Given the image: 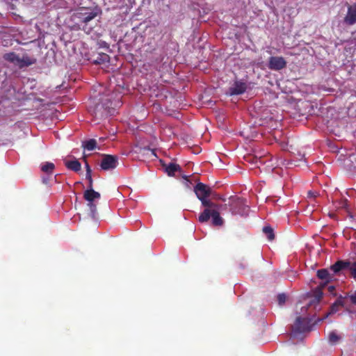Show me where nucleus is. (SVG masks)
Instances as JSON below:
<instances>
[{"instance_id": "obj_1", "label": "nucleus", "mask_w": 356, "mask_h": 356, "mask_svg": "<svg viewBox=\"0 0 356 356\" xmlns=\"http://www.w3.org/2000/svg\"><path fill=\"white\" fill-rule=\"evenodd\" d=\"M194 193L201 202L204 210L200 213L198 220L201 223L207 222L211 218V225L214 227H220L224 224V220L220 216V208L221 205L208 198L213 195L211 188L202 182H198L194 186Z\"/></svg>"}, {"instance_id": "obj_2", "label": "nucleus", "mask_w": 356, "mask_h": 356, "mask_svg": "<svg viewBox=\"0 0 356 356\" xmlns=\"http://www.w3.org/2000/svg\"><path fill=\"white\" fill-rule=\"evenodd\" d=\"M227 205L234 215L245 216L248 213L249 207L246 204L245 200L243 198L232 196L229 198Z\"/></svg>"}, {"instance_id": "obj_3", "label": "nucleus", "mask_w": 356, "mask_h": 356, "mask_svg": "<svg viewBox=\"0 0 356 356\" xmlns=\"http://www.w3.org/2000/svg\"><path fill=\"white\" fill-rule=\"evenodd\" d=\"M99 15L97 11H91L82 13L79 12L75 14V17L79 19V21L81 23H83L85 26H83L82 29L89 33L91 31V28L87 29L86 26L89 22L95 18Z\"/></svg>"}, {"instance_id": "obj_4", "label": "nucleus", "mask_w": 356, "mask_h": 356, "mask_svg": "<svg viewBox=\"0 0 356 356\" xmlns=\"http://www.w3.org/2000/svg\"><path fill=\"white\" fill-rule=\"evenodd\" d=\"M118 165V157L115 155L103 154L100 164L101 168L104 170L115 169Z\"/></svg>"}, {"instance_id": "obj_5", "label": "nucleus", "mask_w": 356, "mask_h": 356, "mask_svg": "<svg viewBox=\"0 0 356 356\" xmlns=\"http://www.w3.org/2000/svg\"><path fill=\"white\" fill-rule=\"evenodd\" d=\"M310 321L307 318L297 317L293 330L296 333H302L309 330Z\"/></svg>"}, {"instance_id": "obj_6", "label": "nucleus", "mask_w": 356, "mask_h": 356, "mask_svg": "<svg viewBox=\"0 0 356 356\" xmlns=\"http://www.w3.org/2000/svg\"><path fill=\"white\" fill-rule=\"evenodd\" d=\"M286 61L282 56H271L269 58L268 67L272 70H280L285 68Z\"/></svg>"}, {"instance_id": "obj_7", "label": "nucleus", "mask_w": 356, "mask_h": 356, "mask_svg": "<svg viewBox=\"0 0 356 356\" xmlns=\"http://www.w3.org/2000/svg\"><path fill=\"white\" fill-rule=\"evenodd\" d=\"M316 275L323 281L319 285L321 288H324L333 278V274H331L326 268L318 270Z\"/></svg>"}, {"instance_id": "obj_8", "label": "nucleus", "mask_w": 356, "mask_h": 356, "mask_svg": "<svg viewBox=\"0 0 356 356\" xmlns=\"http://www.w3.org/2000/svg\"><path fill=\"white\" fill-rule=\"evenodd\" d=\"M344 22L350 26L356 23V3L348 6Z\"/></svg>"}, {"instance_id": "obj_9", "label": "nucleus", "mask_w": 356, "mask_h": 356, "mask_svg": "<svg viewBox=\"0 0 356 356\" xmlns=\"http://www.w3.org/2000/svg\"><path fill=\"white\" fill-rule=\"evenodd\" d=\"M40 169L47 176V177H42V182L47 184L49 182V176L51 175L54 172L55 165L51 162H44L41 164Z\"/></svg>"}, {"instance_id": "obj_10", "label": "nucleus", "mask_w": 356, "mask_h": 356, "mask_svg": "<svg viewBox=\"0 0 356 356\" xmlns=\"http://www.w3.org/2000/svg\"><path fill=\"white\" fill-rule=\"evenodd\" d=\"M339 306L344 307L346 311H348L350 314H353V312L348 307V298L347 297H343L342 296H340L337 298V300L334 302V303L331 307V312L335 313L338 311L337 307Z\"/></svg>"}, {"instance_id": "obj_11", "label": "nucleus", "mask_w": 356, "mask_h": 356, "mask_svg": "<svg viewBox=\"0 0 356 356\" xmlns=\"http://www.w3.org/2000/svg\"><path fill=\"white\" fill-rule=\"evenodd\" d=\"M350 261L339 260L330 266V270L333 273V275L337 274L342 270L346 269L348 268H350Z\"/></svg>"}, {"instance_id": "obj_12", "label": "nucleus", "mask_w": 356, "mask_h": 356, "mask_svg": "<svg viewBox=\"0 0 356 356\" xmlns=\"http://www.w3.org/2000/svg\"><path fill=\"white\" fill-rule=\"evenodd\" d=\"M247 89V85L242 81H236L233 86L229 88V93L232 95L243 94Z\"/></svg>"}, {"instance_id": "obj_13", "label": "nucleus", "mask_w": 356, "mask_h": 356, "mask_svg": "<svg viewBox=\"0 0 356 356\" xmlns=\"http://www.w3.org/2000/svg\"><path fill=\"white\" fill-rule=\"evenodd\" d=\"M83 197L87 202H94L95 199L100 198V193L94 191L93 188H88L83 193Z\"/></svg>"}, {"instance_id": "obj_14", "label": "nucleus", "mask_w": 356, "mask_h": 356, "mask_svg": "<svg viewBox=\"0 0 356 356\" xmlns=\"http://www.w3.org/2000/svg\"><path fill=\"white\" fill-rule=\"evenodd\" d=\"M163 166L168 176H174L176 172H180L181 170L179 165L175 163H170L168 165H163Z\"/></svg>"}, {"instance_id": "obj_15", "label": "nucleus", "mask_w": 356, "mask_h": 356, "mask_svg": "<svg viewBox=\"0 0 356 356\" xmlns=\"http://www.w3.org/2000/svg\"><path fill=\"white\" fill-rule=\"evenodd\" d=\"M65 165L67 169L74 172H79L81 168V164L78 160L65 161Z\"/></svg>"}, {"instance_id": "obj_16", "label": "nucleus", "mask_w": 356, "mask_h": 356, "mask_svg": "<svg viewBox=\"0 0 356 356\" xmlns=\"http://www.w3.org/2000/svg\"><path fill=\"white\" fill-rule=\"evenodd\" d=\"M35 58H31L28 56H24L22 58L19 57V62L18 63V66L19 68H22L24 67L30 66L35 63Z\"/></svg>"}, {"instance_id": "obj_17", "label": "nucleus", "mask_w": 356, "mask_h": 356, "mask_svg": "<svg viewBox=\"0 0 356 356\" xmlns=\"http://www.w3.org/2000/svg\"><path fill=\"white\" fill-rule=\"evenodd\" d=\"M5 60L18 65L19 62V56L15 52L6 53L3 56Z\"/></svg>"}, {"instance_id": "obj_18", "label": "nucleus", "mask_w": 356, "mask_h": 356, "mask_svg": "<svg viewBox=\"0 0 356 356\" xmlns=\"http://www.w3.org/2000/svg\"><path fill=\"white\" fill-rule=\"evenodd\" d=\"M82 147L88 151H92L97 147V141L95 139H90L82 143Z\"/></svg>"}, {"instance_id": "obj_19", "label": "nucleus", "mask_w": 356, "mask_h": 356, "mask_svg": "<svg viewBox=\"0 0 356 356\" xmlns=\"http://www.w3.org/2000/svg\"><path fill=\"white\" fill-rule=\"evenodd\" d=\"M110 60V57L108 54L102 53L99 54L97 58L95 60L94 63L95 64H104L108 63Z\"/></svg>"}, {"instance_id": "obj_20", "label": "nucleus", "mask_w": 356, "mask_h": 356, "mask_svg": "<svg viewBox=\"0 0 356 356\" xmlns=\"http://www.w3.org/2000/svg\"><path fill=\"white\" fill-rule=\"evenodd\" d=\"M341 339V337L339 336L335 331H332L328 334V340L331 344H336Z\"/></svg>"}, {"instance_id": "obj_21", "label": "nucleus", "mask_w": 356, "mask_h": 356, "mask_svg": "<svg viewBox=\"0 0 356 356\" xmlns=\"http://www.w3.org/2000/svg\"><path fill=\"white\" fill-rule=\"evenodd\" d=\"M264 233L266 235L269 241H272L275 238V234L273 232V229L270 226H266L263 228Z\"/></svg>"}, {"instance_id": "obj_22", "label": "nucleus", "mask_w": 356, "mask_h": 356, "mask_svg": "<svg viewBox=\"0 0 356 356\" xmlns=\"http://www.w3.org/2000/svg\"><path fill=\"white\" fill-rule=\"evenodd\" d=\"M344 297L348 298V307L350 309V303L352 305H356V291L351 294H346ZM355 316H356V312H355Z\"/></svg>"}, {"instance_id": "obj_23", "label": "nucleus", "mask_w": 356, "mask_h": 356, "mask_svg": "<svg viewBox=\"0 0 356 356\" xmlns=\"http://www.w3.org/2000/svg\"><path fill=\"white\" fill-rule=\"evenodd\" d=\"M88 207H89L90 213V216L94 218L96 215L97 206L93 202H88Z\"/></svg>"}, {"instance_id": "obj_24", "label": "nucleus", "mask_w": 356, "mask_h": 356, "mask_svg": "<svg viewBox=\"0 0 356 356\" xmlns=\"http://www.w3.org/2000/svg\"><path fill=\"white\" fill-rule=\"evenodd\" d=\"M350 271L351 275L356 280V261L353 263L350 262Z\"/></svg>"}, {"instance_id": "obj_25", "label": "nucleus", "mask_w": 356, "mask_h": 356, "mask_svg": "<svg viewBox=\"0 0 356 356\" xmlns=\"http://www.w3.org/2000/svg\"><path fill=\"white\" fill-rule=\"evenodd\" d=\"M286 296L284 293H280L277 296V301L280 305H282L285 303Z\"/></svg>"}, {"instance_id": "obj_26", "label": "nucleus", "mask_w": 356, "mask_h": 356, "mask_svg": "<svg viewBox=\"0 0 356 356\" xmlns=\"http://www.w3.org/2000/svg\"><path fill=\"white\" fill-rule=\"evenodd\" d=\"M86 179L88 181V188H93V180L92 174H86Z\"/></svg>"}, {"instance_id": "obj_27", "label": "nucleus", "mask_w": 356, "mask_h": 356, "mask_svg": "<svg viewBox=\"0 0 356 356\" xmlns=\"http://www.w3.org/2000/svg\"><path fill=\"white\" fill-rule=\"evenodd\" d=\"M83 160H84V162H85V167H86V174H92V170L86 160V156H83Z\"/></svg>"}, {"instance_id": "obj_28", "label": "nucleus", "mask_w": 356, "mask_h": 356, "mask_svg": "<svg viewBox=\"0 0 356 356\" xmlns=\"http://www.w3.org/2000/svg\"><path fill=\"white\" fill-rule=\"evenodd\" d=\"M319 289L316 291V298L317 300V302H319L323 296V292L321 291V287L319 286Z\"/></svg>"}, {"instance_id": "obj_29", "label": "nucleus", "mask_w": 356, "mask_h": 356, "mask_svg": "<svg viewBox=\"0 0 356 356\" xmlns=\"http://www.w3.org/2000/svg\"><path fill=\"white\" fill-rule=\"evenodd\" d=\"M318 195V193L316 192H313V191H309L308 192V197H316Z\"/></svg>"}, {"instance_id": "obj_30", "label": "nucleus", "mask_w": 356, "mask_h": 356, "mask_svg": "<svg viewBox=\"0 0 356 356\" xmlns=\"http://www.w3.org/2000/svg\"><path fill=\"white\" fill-rule=\"evenodd\" d=\"M334 290H335V287H334V286H333V285H330V286H328V291H329V292H330V293H333V291H334Z\"/></svg>"}, {"instance_id": "obj_31", "label": "nucleus", "mask_w": 356, "mask_h": 356, "mask_svg": "<svg viewBox=\"0 0 356 356\" xmlns=\"http://www.w3.org/2000/svg\"><path fill=\"white\" fill-rule=\"evenodd\" d=\"M246 267L245 265L243 264H240V268H242V269H245Z\"/></svg>"}, {"instance_id": "obj_32", "label": "nucleus", "mask_w": 356, "mask_h": 356, "mask_svg": "<svg viewBox=\"0 0 356 356\" xmlns=\"http://www.w3.org/2000/svg\"><path fill=\"white\" fill-rule=\"evenodd\" d=\"M258 161L261 162L260 160L257 159L255 163L257 164Z\"/></svg>"}]
</instances>
